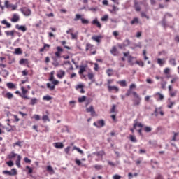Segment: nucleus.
<instances>
[{
	"label": "nucleus",
	"mask_w": 179,
	"mask_h": 179,
	"mask_svg": "<svg viewBox=\"0 0 179 179\" xmlns=\"http://www.w3.org/2000/svg\"><path fill=\"white\" fill-rule=\"evenodd\" d=\"M2 24H6V27L8 29L12 27V24L9 22H8V21H6V20H3V21H1Z\"/></svg>",
	"instance_id": "nucleus-26"
},
{
	"label": "nucleus",
	"mask_w": 179,
	"mask_h": 179,
	"mask_svg": "<svg viewBox=\"0 0 179 179\" xmlns=\"http://www.w3.org/2000/svg\"><path fill=\"white\" fill-rule=\"evenodd\" d=\"M15 54H16L17 55H20V54H22V49L20 48H15Z\"/></svg>",
	"instance_id": "nucleus-44"
},
{
	"label": "nucleus",
	"mask_w": 179,
	"mask_h": 179,
	"mask_svg": "<svg viewBox=\"0 0 179 179\" xmlns=\"http://www.w3.org/2000/svg\"><path fill=\"white\" fill-rule=\"evenodd\" d=\"M164 73L166 75L170 73V69L166 68V69L164 70Z\"/></svg>",
	"instance_id": "nucleus-64"
},
{
	"label": "nucleus",
	"mask_w": 179,
	"mask_h": 179,
	"mask_svg": "<svg viewBox=\"0 0 179 179\" xmlns=\"http://www.w3.org/2000/svg\"><path fill=\"white\" fill-rule=\"evenodd\" d=\"M76 162V164H77V166H81L82 167H86V164H83L82 162H80V160L76 159H75Z\"/></svg>",
	"instance_id": "nucleus-29"
},
{
	"label": "nucleus",
	"mask_w": 179,
	"mask_h": 179,
	"mask_svg": "<svg viewBox=\"0 0 179 179\" xmlns=\"http://www.w3.org/2000/svg\"><path fill=\"white\" fill-rule=\"evenodd\" d=\"M93 125L96 128H101L106 125V122H104V120H99L97 122H94Z\"/></svg>",
	"instance_id": "nucleus-4"
},
{
	"label": "nucleus",
	"mask_w": 179,
	"mask_h": 179,
	"mask_svg": "<svg viewBox=\"0 0 179 179\" xmlns=\"http://www.w3.org/2000/svg\"><path fill=\"white\" fill-rule=\"evenodd\" d=\"M17 157V156H19V155L15 153V152L12 151L8 155V159H9L10 160H12V159H15V157Z\"/></svg>",
	"instance_id": "nucleus-13"
},
{
	"label": "nucleus",
	"mask_w": 179,
	"mask_h": 179,
	"mask_svg": "<svg viewBox=\"0 0 179 179\" xmlns=\"http://www.w3.org/2000/svg\"><path fill=\"white\" fill-rule=\"evenodd\" d=\"M83 87H85V85L83 84H78L76 86V90H79V89H83Z\"/></svg>",
	"instance_id": "nucleus-46"
},
{
	"label": "nucleus",
	"mask_w": 179,
	"mask_h": 179,
	"mask_svg": "<svg viewBox=\"0 0 179 179\" xmlns=\"http://www.w3.org/2000/svg\"><path fill=\"white\" fill-rule=\"evenodd\" d=\"M11 176H16L17 174V171H16V169H11Z\"/></svg>",
	"instance_id": "nucleus-55"
},
{
	"label": "nucleus",
	"mask_w": 179,
	"mask_h": 179,
	"mask_svg": "<svg viewBox=\"0 0 179 179\" xmlns=\"http://www.w3.org/2000/svg\"><path fill=\"white\" fill-rule=\"evenodd\" d=\"M82 20V15H80V14H76V17L74 18V22H78V20Z\"/></svg>",
	"instance_id": "nucleus-42"
},
{
	"label": "nucleus",
	"mask_w": 179,
	"mask_h": 179,
	"mask_svg": "<svg viewBox=\"0 0 179 179\" xmlns=\"http://www.w3.org/2000/svg\"><path fill=\"white\" fill-rule=\"evenodd\" d=\"M83 72H86V66H80V70L78 71L79 75H83Z\"/></svg>",
	"instance_id": "nucleus-18"
},
{
	"label": "nucleus",
	"mask_w": 179,
	"mask_h": 179,
	"mask_svg": "<svg viewBox=\"0 0 179 179\" xmlns=\"http://www.w3.org/2000/svg\"><path fill=\"white\" fill-rule=\"evenodd\" d=\"M43 100L45 101H50V100H52V97H51L50 95H46L43 97Z\"/></svg>",
	"instance_id": "nucleus-35"
},
{
	"label": "nucleus",
	"mask_w": 179,
	"mask_h": 179,
	"mask_svg": "<svg viewBox=\"0 0 179 179\" xmlns=\"http://www.w3.org/2000/svg\"><path fill=\"white\" fill-rule=\"evenodd\" d=\"M50 47V45H48V44H45L44 46H43V48H41V49L39 50V51H40V52H44V51L45 50V48H49Z\"/></svg>",
	"instance_id": "nucleus-41"
},
{
	"label": "nucleus",
	"mask_w": 179,
	"mask_h": 179,
	"mask_svg": "<svg viewBox=\"0 0 179 179\" xmlns=\"http://www.w3.org/2000/svg\"><path fill=\"white\" fill-rule=\"evenodd\" d=\"M117 83L122 86V87H127V81L125 80L118 81Z\"/></svg>",
	"instance_id": "nucleus-25"
},
{
	"label": "nucleus",
	"mask_w": 179,
	"mask_h": 179,
	"mask_svg": "<svg viewBox=\"0 0 179 179\" xmlns=\"http://www.w3.org/2000/svg\"><path fill=\"white\" fill-rule=\"evenodd\" d=\"M93 110H94V108H93V106H91L90 108H87L86 109L87 113H91Z\"/></svg>",
	"instance_id": "nucleus-52"
},
{
	"label": "nucleus",
	"mask_w": 179,
	"mask_h": 179,
	"mask_svg": "<svg viewBox=\"0 0 179 179\" xmlns=\"http://www.w3.org/2000/svg\"><path fill=\"white\" fill-rule=\"evenodd\" d=\"M54 146H55V148H56V149H62L64 148V143H55Z\"/></svg>",
	"instance_id": "nucleus-16"
},
{
	"label": "nucleus",
	"mask_w": 179,
	"mask_h": 179,
	"mask_svg": "<svg viewBox=\"0 0 179 179\" xmlns=\"http://www.w3.org/2000/svg\"><path fill=\"white\" fill-rule=\"evenodd\" d=\"M54 80H55V79H54V71H52V72L50 73V76L49 80H50V82H52Z\"/></svg>",
	"instance_id": "nucleus-56"
},
{
	"label": "nucleus",
	"mask_w": 179,
	"mask_h": 179,
	"mask_svg": "<svg viewBox=\"0 0 179 179\" xmlns=\"http://www.w3.org/2000/svg\"><path fill=\"white\" fill-rule=\"evenodd\" d=\"M101 38H103L102 36H93L92 37V40H93V41H96L98 43H101Z\"/></svg>",
	"instance_id": "nucleus-12"
},
{
	"label": "nucleus",
	"mask_w": 179,
	"mask_h": 179,
	"mask_svg": "<svg viewBox=\"0 0 179 179\" xmlns=\"http://www.w3.org/2000/svg\"><path fill=\"white\" fill-rule=\"evenodd\" d=\"M46 169L48 173H50L51 174H54L55 171H54V169H52V166H51V165L48 166Z\"/></svg>",
	"instance_id": "nucleus-30"
},
{
	"label": "nucleus",
	"mask_w": 179,
	"mask_h": 179,
	"mask_svg": "<svg viewBox=\"0 0 179 179\" xmlns=\"http://www.w3.org/2000/svg\"><path fill=\"white\" fill-rule=\"evenodd\" d=\"M19 20H20V17L19 15L16 13L13 14V17L11 18V22H13V23H17V22H19Z\"/></svg>",
	"instance_id": "nucleus-11"
},
{
	"label": "nucleus",
	"mask_w": 179,
	"mask_h": 179,
	"mask_svg": "<svg viewBox=\"0 0 179 179\" xmlns=\"http://www.w3.org/2000/svg\"><path fill=\"white\" fill-rule=\"evenodd\" d=\"M38 103V100L36 98H32L30 101V105L34 106V104H37Z\"/></svg>",
	"instance_id": "nucleus-28"
},
{
	"label": "nucleus",
	"mask_w": 179,
	"mask_h": 179,
	"mask_svg": "<svg viewBox=\"0 0 179 179\" xmlns=\"http://www.w3.org/2000/svg\"><path fill=\"white\" fill-rule=\"evenodd\" d=\"M132 89H136V85L135 84H131L129 86V89L127 90L125 94L126 97H129V96H131V94H134V93H136V92L133 91Z\"/></svg>",
	"instance_id": "nucleus-2"
},
{
	"label": "nucleus",
	"mask_w": 179,
	"mask_h": 179,
	"mask_svg": "<svg viewBox=\"0 0 179 179\" xmlns=\"http://www.w3.org/2000/svg\"><path fill=\"white\" fill-rule=\"evenodd\" d=\"M64 152L65 153H66V155H69V152H71V146H68L67 148H66L64 149Z\"/></svg>",
	"instance_id": "nucleus-57"
},
{
	"label": "nucleus",
	"mask_w": 179,
	"mask_h": 179,
	"mask_svg": "<svg viewBox=\"0 0 179 179\" xmlns=\"http://www.w3.org/2000/svg\"><path fill=\"white\" fill-rule=\"evenodd\" d=\"M93 47H94L93 45L90 44V43H87L86 44L85 51H92V50H93Z\"/></svg>",
	"instance_id": "nucleus-19"
},
{
	"label": "nucleus",
	"mask_w": 179,
	"mask_h": 179,
	"mask_svg": "<svg viewBox=\"0 0 179 179\" xmlns=\"http://www.w3.org/2000/svg\"><path fill=\"white\" fill-rule=\"evenodd\" d=\"M131 44V41L129 39H126L123 42V47H128Z\"/></svg>",
	"instance_id": "nucleus-32"
},
{
	"label": "nucleus",
	"mask_w": 179,
	"mask_h": 179,
	"mask_svg": "<svg viewBox=\"0 0 179 179\" xmlns=\"http://www.w3.org/2000/svg\"><path fill=\"white\" fill-rule=\"evenodd\" d=\"M15 28H17L18 30H21V31H23V33H24V31L27 30V28H26V27L23 25L20 26L19 24H17L15 26Z\"/></svg>",
	"instance_id": "nucleus-14"
},
{
	"label": "nucleus",
	"mask_w": 179,
	"mask_h": 179,
	"mask_svg": "<svg viewBox=\"0 0 179 179\" xmlns=\"http://www.w3.org/2000/svg\"><path fill=\"white\" fill-rule=\"evenodd\" d=\"M20 160H22V157L20 155H17V160L15 161V164L19 168L22 167V166L20 165Z\"/></svg>",
	"instance_id": "nucleus-17"
},
{
	"label": "nucleus",
	"mask_w": 179,
	"mask_h": 179,
	"mask_svg": "<svg viewBox=\"0 0 179 179\" xmlns=\"http://www.w3.org/2000/svg\"><path fill=\"white\" fill-rule=\"evenodd\" d=\"M155 97L157 99V101H163L164 100V95L160 92L155 93Z\"/></svg>",
	"instance_id": "nucleus-8"
},
{
	"label": "nucleus",
	"mask_w": 179,
	"mask_h": 179,
	"mask_svg": "<svg viewBox=\"0 0 179 179\" xmlns=\"http://www.w3.org/2000/svg\"><path fill=\"white\" fill-rule=\"evenodd\" d=\"M137 127H139L140 128H143V124H142V123H138L136 120L134 121V129H136Z\"/></svg>",
	"instance_id": "nucleus-24"
},
{
	"label": "nucleus",
	"mask_w": 179,
	"mask_h": 179,
	"mask_svg": "<svg viewBox=\"0 0 179 179\" xmlns=\"http://www.w3.org/2000/svg\"><path fill=\"white\" fill-rule=\"evenodd\" d=\"M32 118H34V120H36V121H40V115H34Z\"/></svg>",
	"instance_id": "nucleus-62"
},
{
	"label": "nucleus",
	"mask_w": 179,
	"mask_h": 179,
	"mask_svg": "<svg viewBox=\"0 0 179 179\" xmlns=\"http://www.w3.org/2000/svg\"><path fill=\"white\" fill-rule=\"evenodd\" d=\"M168 89L170 97H176L177 96V90H174L173 86L169 85Z\"/></svg>",
	"instance_id": "nucleus-3"
},
{
	"label": "nucleus",
	"mask_w": 179,
	"mask_h": 179,
	"mask_svg": "<svg viewBox=\"0 0 179 179\" xmlns=\"http://www.w3.org/2000/svg\"><path fill=\"white\" fill-rule=\"evenodd\" d=\"M20 97H22V99H25L26 100H29V99L27 94L23 93L20 94Z\"/></svg>",
	"instance_id": "nucleus-49"
},
{
	"label": "nucleus",
	"mask_w": 179,
	"mask_h": 179,
	"mask_svg": "<svg viewBox=\"0 0 179 179\" xmlns=\"http://www.w3.org/2000/svg\"><path fill=\"white\" fill-rule=\"evenodd\" d=\"M15 33H16V31L15 30L5 31V34H6V36H11V37L15 36Z\"/></svg>",
	"instance_id": "nucleus-20"
},
{
	"label": "nucleus",
	"mask_w": 179,
	"mask_h": 179,
	"mask_svg": "<svg viewBox=\"0 0 179 179\" xmlns=\"http://www.w3.org/2000/svg\"><path fill=\"white\" fill-rule=\"evenodd\" d=\"M169 64H171V65H173V66H176L177 65V63L176 62V59L171 58L169 59Z\"/></svg>",
	"instance_id": "nucleus-33"
},
{
	"label": "nucleus",
	"mask_w": 179,
	"mask_h": 179,
	"mask_svg": "<svg viewBox=\"0 0 179 179\" xmlns=\"http://www.w3.org/2000/svg\"><path fill=\"white\" fill-rule=\"evenodd\" d=\"M20 65H24L26 64L27 65L29 64V59H21L19 62Z\"/></svg>",
	"instance_id": "nucleus-22"
},
{
	"label": "nucleus",
	"mask_w": 179,
	"mask_h": 179,
	"mask_svg": "<svg viewBox=\"0 0 179 179\" xmlns=\"http://www.w3.org/2000/svg\"><path fill=\"white\" fill-rule=\"evenodd\" d=\"M93 78H94V75L93 74V73H88V79H90V80H92V79H93Z\"/></svg>",
	"instance_id": "nucleus-61"
},
{
	"label": "nucleus",
	"mask_w": 179,
	"mask_h": 179,
	"mask_svg": "<svg viewBox=\"0 0 179 179\" xmlns=\"http://www.w3.org/2000/svg\"><path fill=\"white\" fill-rule=\"evenodd\" d=\"M4 5H5V7L7 8V9H10V6H11V3H9V1L6 0L4 2Z\"/></svg>",
	"instance_id": "nucleus-40"
},
{
	"label": "nucleus",
	"mask_w": 179,
	"mask_h": 179,
	"mask_svg": "<svg viewBox=\"0 0 179 179\" xmlns=\"http://www.w3.org/2000/svg\"><path fill=\"white\" fill-rule=\"evenodd\" d=\"M26 169L28 170V173L31 174L33 173V169L30 166H27Z\"/></svg>",
	"instance_id": "nucleus-60"
},
{
	"label": "nucleus",
	"mask_w": 179,
	"mask_h": 179,
	"mask_svg": "<svg viewBox=\"0 0 179 179\" xmlns=\"http://www.w3.org/2000/svg\"><path fill=\"white\" fill-rule=\"evenodd\" d=\"M47 87L48 89H50V90H54L55 89V85H51L50 83H47Z\"/></svg>",
	"instance_id": "nucleus-43"
},
{
	"label": "nucleus",
	"mask_w": 179,
	"mask_h": 179,
	"mask_svg": "<svg viewBox=\"0 0 179 179\" xmlns=\"http://www.w3.org/2000/svg\"><path fill=\"white\" fill-rule=\"evenodd\" d=\"M145 132H150L152 131V128L150 127H144Z\"/></svg>",
	"instance_id": "nucleus-58"
},
{
	"label": "nucleus",
	"mask_w": 179,
	"mask_h": 179,
	"mask_svg": "<svg viewBox=\"0 0 179 179\" xmlns=\"http://www.w3.org/2000/svg\"><path fill=\"white\" fill-rule=\"evenodd\" d=\"M110 54L112 55H114L115 57L117 56V47L113 46L112 49L110 50Z\"/></svg>",
	"instance_id": "nucleus-23"
},
{
	"label": "nucleus",
	"mask_w": 179,
	"mask_h": 179,
	"mask_svg": "<svg viewBox=\"0 0 179 179\" xmlns=\"http://www.w3.org/2000/svg\"><path fill=\"white\" fill-rule=\"evenodd\" d=\"M73 150H77V152H78V153H80V155H83V151L82 150H80V148L76 147V146H74L72 149V151Z\"/></svg>",
	"instance_id": "nucleus-36"
},
{
	"label": "nucleus",
	"mask_w": 179,
	"mask_h": 179,
	"mask_svg": "<svg viewBox=\"0 0 179 179\" xmlns=\"http://www.w3.org/2000/svg\"><path fill=\"white\" fill-rule=\"evenodd\" d=\"M42 120L43 121H44V122H47V121H50V118L48 117V115H45L42 117Z\"/></svg>",
	"instance_id": "nucleus-48"
},
{
	"label": "nucleus",
	"mask_w": 179,
	"mask_h": 179,
	"mask_svg": "<svg viewBox=\"0 0 179 179\" xmlns=\"http://www.w3.org/2000/svg\"><path fill=\"white\" fill-rule=\"evenodd\" d=\"M108 92L112 93H118V92H120V88L114 85L113 86L108 85Z\"/></svg>",
	"instance_id": "nucleus-5"
},
{
	"label": "nucleus",
	"mask_w": 179,
	"mask_h": 179,
	"mask_svg": "<svg viewBox=\"0 0 179 179\" xmlns=\"http://www.w3.org/2000/svg\"><path fill=\"white\" fill-rule=\"evenodd\" d=\"M167 85V81L163 80L161 83V87L163 89V90H166V85Z\"/></svg>",
	"instance_id": "nucleus-38"
},
{
	"label": "nucleus",
	"mask_w": 179,
	"mask_h": 179,
	"mask_svg": "<svg viewBox=\"0 0 179 179\" xmlns=\"http://www.w3.org/2000/svg\"><path fill=\"white\" fill-rule=\"evenodd\" d=\"M134 8L136 12H141V6H139V3H138V1H134Z\"/></svg>",
	"instance_id": "nucleus-21"
},
{
	"label": "nucleus",
	"mask_w": 179,
	"mask_h": 179,
	"mask_svg": "<svg viewBox=\"0 0 179 179\" xmlns=\"http://www.w3.org/2000/svg\"><path fill=\"white\" fill-rule=\"evenodd\" d=\"M176 103L170 102L169 104L167 105L168 108H173V106H174Z\"/></svg>",
	"instance_id": "nucleus-63"
},
{
	"label": "nucleus",
	"mask_w": 179,
	"mask_h": 179,
	"mask_svg": "<svg viewBox=\"0 0 179 179\" xmlns=\"http://www.w3.org/2000/svg\"><path fill=\"white\" fill-rule=\"evenodd\" d=\"M6 164L8 166V167H13V161L10 160L6 162Z\"/></svg>",
	"instance_id": "nucleus-53"
},
{
	"label": "nucleus",
	"mask_w": 179,
	"mask_h": 179,
	"mask_svg": "<svg viewBox=\"0 0 179 179\" xmlns=\"http://www.w3.org/2000/svg\"><path fill=\"white\" fill-rule=\"evenodd\" d=\"M21 90H22V93L24 94H27V93H29V91L26 90V88H24V87L23 86L21 87Z\"/></svg>",
	"instance_id": "nucleus-47"
},
{
	"label": "nucleus",
	"mask_w": 179,
	"mask_h": 179,
	"mask_svg": "<svg viewBox=\"0 0 179 179\" xmlns=\"http://www.w3.org/2000/svg\"><path fill=\"white\" fill-rule=\"evenodd\" d=\"M132 59H134V57L129 56L128 62H129V64H130V65H134V63H132Z\"/></svg>",
	"instance_id": "nucleus-50"
},
{
	"label": "nucleus",
	"mask_w": 179,
	"mask_h": 179,
	"mask_svg": "<svg viewBox=\"0 0 179 179\" xmlns=\"http://www.w3.org/2000/svg\"><path fill=\"white\" fill-rule=\"evenodd\" d=\"M22 143H23V141H17L16 143H14L13 144V148L16 146H19V148H22Z\"/></svg>",
	"instance_id": "nucleus-31"
},
{
	"label": "nucleus",
	"mask_w": 179,
	"mask_h": 179,
	"mask_svg": "<svg viewBox=\"0 0 179 179\" xmlns=\"http://www.w3.org/2000/svg\"><path fill=\"white\" fill-rule=\"evenodd\" d=\"M129 139H130L131 142H134V143L138 142V140H136V137H135V136H134V135H130Z\"/></svg>",
	"instance_id": "nucleus-37"
},
{
	"label": "nucleus",
	"mask_w": 179,
	"mask_h": 179,
	"mask_svg": "<svg viewBox=\"0 0 179 179\" xmlns=\"http://www.w3.org/2000/svg\"><path fill=\"white\" fill-rule=\"evenodd\" d=\"M6 86L9 89H16V85H15V84H13V83H8L6 84Z\"/></svg>",
	"instance_id": "nucleus-27"
},
{
	"label": "nucleus",
	"mask_w": 179,
	"mask_h": 179,
	"mask_svg": "<svg viewBox=\"0 0 179 179\" xmlns=\"http://www.w3.org/2000/svg\"><path fill=\"white\" fill-rule=\"evenodd\" d=\"M101 20L102 22H107V20H108V15H105L101 17Z\"/></svg>",
	"instance_id": "nucleus-51"
},
{
	"label": "nucleus",
	"mask_w": 179,
	"mask_h": 179,
	"mask_svg": "<svg viewBox=\"0 0 179 179\" xmlns=\"http://www.w3.org/2000/svg\"><path fill=\"white\" fill-rule=\"evenodd\" d=\"M130 23L131 24H138V23H139V19H138V17H135L131 21Z\"/></svg>",
	"instance_id": "nucleus-34"
},
{
	"label": "nucleus",
	"mask_w": 179,
	"mask_h": 179,
	"mask_svg": "<svg viewBox=\"0 0 179 179\" xmlns=\"http://www.w3.org/2000/svg\"><path fill=\"white\" fill-rule=\"evenodd\" d=\"M157 61V64H159V66H163V64H166V59L164 58V59L158 58Z\"/></svg>",
	"instance_id": "nucleus-15"
},
{
	"label": "nucleus",
	"mask_w": 179,
	"mask_h": 179,
	"mask_svg": "<svg viewBox=\"0 0 179 179\" xmlns=\"http://www.w3.org/2000/svg\"><path fill=\"white\" fill-rule=\"evenodd\" d=\"M81 23H83V24H89V20L81 18Z\"/></svg>",
	"instance_id": "nucleus-54"
},
{
	"label": "nucleus",
	"mask_w": 179,
	"mask_h": 179,
	"mask_svg": "<svg viewBox=\"0 0 179 179\" xmlns=\"http://www.w3.org/2000/svg\"><path fill=\"white\" fill-rule=\"evenodd\" d=\"M86 101V96H83L82 97L78 98V103H83Z\"/></svg>",
	"instance_id": "nucleus-45"
},
{
	"label": "nucleus",
	"mask_w": 179,
	"mask_h": 179,
	"mask_svg": "<svg viewBox=\"0 0 179 179\" xmlns=\"http://www.w3.org/2000/svg\"><path fill=\"white\" fill-rule=\"evenodd\" d=\"M2 94H3V97H5V99H8V100H12V99L13 97V94H12V92H7L5 94V92H3Z\"/></svg>",
	"instance_id": "nucleus-10"
},
{
	"label": "nucleus",
	"mask_w": 179,
	"mask_h": 179,
	"mask_svg": "<svg viewBox=\"0 0 179 179\" xmlns=\"http://www.w3.org/2000/svg\"><path fill=\"white\" fill-rule=\"evenodd\" d=\"M22 13L24 14V16H30L31 15V10L27 8H22L20 9Z\"/></svg>",
	"instance_id": "nucleus-6"
},
{
	"label": "nucleus",
	"mask_w": 179,
	"mask_h": 179,
	"mask_svg": "<svg viewBox=\"0 0 179 179\" xmlns=\"http://www.w3.org/2000/svg\"><path fill=\"white\" fill-rule=\"evenodd\" d=\"M136 64H137V65H139V66H144L145 63H143L142 61H136Z\"/></svg>",
	"instance_id": "nucleus-59"
},
{
	"label": "nucleus",
	"mask_w": 179,
	"mask_h": 179,
	"mask_svg": "<svg viewBox=\"0 0 179 179\" xmlns=\"http://www.w3.org/2000/svg\"><path fill=\"white\" fill-rule=\"evenodd\" d=\"M65 71L64 70H59L57 73V76L59 79H63L65 76Z\"/></svg>",
	"instance_id": "nucleus-9"
},
{
	"label": "nucleus",
	"mask_w": 179,
	"mask_h": 179,
	"mask_svg": "<svg viewBox=\"0 0 179 179\" xmlns=\"http://www.w3.org/2000/svg\"><path fill=\"white\" fill-rule=\"evenodd\" d=\"M133 96L134 97L133 99V106H134V107H136V106H140L142 98H141L137 92H133Z\"/></svg>",
	"instance_id": "nucleus-1"
},
{
	"label": "nucleus",
	"mask_w": 179,
	"mask_h": 179,
	"mask_svg": "<svg viewBox=\"0 0 179 179\" xmlns=\"http://www.w3.org/2000/svg\"><path fill=\"white\" fill-rule=\"evenodd\" d=\"M154 113H155V117H157V115H159V114H160V115L162 117H163V115H164V112H163V110H162V107L155 108Z\"/></svg>",
	"instance_id": "nucleus-7"
},
{
	"label": "nucleus",
	"mask_w": 179,
	"mask_h": 179,
	"mask_svg": "<svg viewBox=\"0 0 179 179\" xmlns=\"http://www.w3.org/2000/svg\"><path fill=\"white\" fill-rule=\"evenodd\" d=\"M92 23L94 24H96V26H97V27H99V29H101V24H100L97 20H94Z\"/></svg>",
	"instance_id": "nucleus-39"
}]
</instances>
